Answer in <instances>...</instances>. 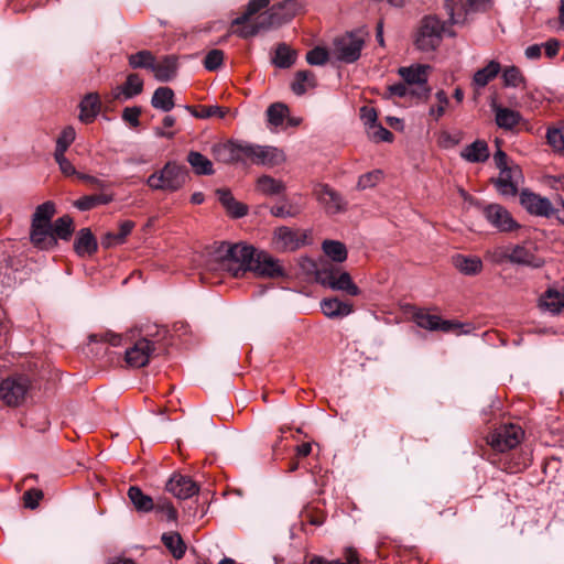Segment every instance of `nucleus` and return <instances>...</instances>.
Listing matches in <instances>:
<instances>
[{
  "label": "nucleus",
  "mask_w": 564,
  "mask_h": 564,
  "mask_svg": "<svg viewBox=\"0 0 564 564\" xmlns=\"http://www.w3.org/2000/svg\"><path fill=\"white\" fill-rule=\"evenodd\" d=\"M269 3L270 0H250L246 11L232 21L231 26H238L232 30V33L242 39H249L262 31L281 26L293 19L297 12V1L285 0L259 13Z\"/></svg>",
  "instance_id": "obj_1"
},
{
  "label": "nucleus",
  "mask_w": 564,
  "mask_h": 564,
  "mask_svg": "<svg viewBox=\"0 0 564 564\" xmlns=\"http://www.w3.org/2000/svg\"><path fill=\"white\" fill-rule=\"evenodd\" d=\"M254 247L250 245L221 242L213 253V269H220L234 278H241L249 272Z\"/></svg>",
  "instance_id": "obj_2"
},
{
  "label": "nucleus",
  "mask_w": 564,
  "mask_h": 564,
  "mask_svg": "<svg viewBox=\"0 0 564 564\" xmlns=\"http://www.w3.org/2000/svg\"><path fill=\"white\" fill-rule=\"evenodd\" d=\"M431 67L423 64H413L402 66L398 69L402 83L390 85L388 91L390 96L412 97L416 99H426L431 88L427 85Z\"/></svg>",
  "instance_id": "obj_3"
},
{
  "label": "nucleus",
  "mask_w": 564,
  "mask_h": 564,
  "mask_svg": "<svg viewBox=\"0 0 564 564\" xmlns=\"http://www.w3.org/2000/svg\"><path fill=\"white\" fill-rule=\"evenodd\" d=\"M187 176L185 166L170 161L148 177L147 185L154 191L176 192L185 185Z\"/></svg>",
  "instance_id": "obj_4"
},
{
  "label": "nucleus",
  "mask_w": 564,
  "mask_h": 564,
  "mask_svg": "<svg viewBox=\"0 0 564 564\" xmlns=\"http://www.w3.org/2000/svg\"><path fill=\"white\" fill-rule=\"evenodd\" d=\"M446 32L445 23L438 18L429 15L422 19L415 37V45L420 51L431 52L440 46L443 34Z\"/></svg>",
  "instance_id": "obj_5"
},
{
  "label": "nucleus",
  "mask_w": 564,
  "mask_h": 564,
  "mask_svg": "<svg viewBox=\"0 0 564 564\" xmlns=\"http://www.w3.org/2000/svg\"><path fill=\"white\" fill-rule=\"evenodd\" d=\"M364 44L365 39L360 32L346 33L335 39L332 55L339 62L354 63L360 57Z\"/></svg>",
  "instance_id": "obj_6"
},
{
  "label": "nucleus",
  "mask_w": 564,
  "mask_h": 564,
  "mask_svg": "<svg viewBox=\"0 0 564 564\" xmlns=\"http://www.w3.org/2000/svg\"><path fill=\"white\" fill-rule=\"evenodd\" d=\"M524 431L516 424H505L487 436V443L497 452H507L517 447L523 440Z\"/></svg>",
  "instance_id": "obj_7"
},
{
  "label": "nucleus",
  "mask_w": 564,
  "mask_h": 564,
  "mask_svg": "<svg viewBox=\"0 0 564 564\" xmlns=\"http://www.w3.org/2000/svg\"><path fill=\"white\" fill-rule=\"evenodd\" d=\"M30 388V380L24 376H13L0 384V399L9 406L21 404Z\"/></svg>",
  "instance_id": "obj_8"
},
{
  "label": "nucleus",
  "mask_w": 564,
  "mask_h": 564,
  "mask_svg": "<svg viewBox=\"0 0 564 564\" xmlns=\"http://www.w3.org/2000/svg\"><path fill=\"white\" fill-rule=\"evenodd\" d=\"M249 272H253L257 276L269 279L285 275L284 268L278 259H274L265 251H258L256 248Z\"/></svg>",
  "instance_id": "obj_9"
},
{
  "label": "nucleus",
  "mask_w": 564,
  "mask_h": 564,
  "mask_svg": "<svg viewBox=\"0 0 564 564\" xmlns=\"http://www.w3.org/2000/svg\"><path fill=\"white\" fill-rule=\"evenodd\" d=\"M247 142H220L212 147V154L217 162L230 164L247 162Z\"/></svg>",
  "instance_id": "obj_10"
},
{
  "label": "nucleus",
  "mask_w": 564,
  "mask_h": 564,
  "mask_svg": "<svg viewBox=\"0 0 564 564\" xmlns=\"http://www.w3.org/2000/svg\"><path fill=\"white\" fill-rule=\"evenodd\" d=\"M154 351L155 346L151 340L140 338L126 349L124 361L131 368H141L149 364Z\"/></svg>",
  "instance_id": "obj_11"
},
{
  "label": "nucleus",
  "mask_w": 564,
  "mask_h": 564,
  "mask_svg": "<svg viewBox=\"0 0 564 564\" xmlns=\"http://www.w3.org/2000/svg\"><path fill=\"white\" fill-rule=\"evenodd\" d=\"M507 259L512 263L535 269L544 264V259L539 254L536 246L532 242L512 247L507 254Z\"/></svg>",
  "instance_id": "obj_12"
},
{
  "label": "nucleus",
  "mask_w": 564,
  "mask_h": 564,
  "mask_svg": "<svg viewBox=\"0 0 564 564\" xmlns=\"http://www.w3.org/2000/svg\"><path fill=\"white\" fill-rule=\"evenodd\" d=\"M247 161L254 164L275 166L285 161L282 150L273 147L247 144Z\"/></svg>",
  "instance_id": "obj_13"
},
{
  "label": "nucleus",
  "mask_w": 564,
  "mask_h": 564,
  "mask_svg": "<svg viewBox=\"0 0 564 564\" xmlns=\"http://www.w3.org/2000/svg\"><path fill=\"white\" fill-rule=\"evenodd\" d=\"M304 243L296 230L281 226L274 229L271 247L276 252L294 251Z\"/></svg>",
  "instance_id": "obj_14"
},
{
  "label": "nucleus",
  "mask_w": 564,
  "mask_h": 564,
  "mask_svg": "<svg viewBox=\"0 0 564 564\" xmlns=\"http://www.w3.org/2000/svg\"><path fill=\"white\" fill-rule=\"evenodd\" d=\"M520 203L531 215L546 218L555 215V207H553L551 200L535 193L523 191L520 194Z\"/></svg>",
  "instance_id": "obj_15"
},
{
  "label": "nucleus",
  "mask_w": 564,
  "mask_h": 564,
  "mask_svg": "<svg viewBox=\"0 0 564 564\" xmlns=\"http://www.w3.org/2000/svg\"><path fill=\"white\" fill-rule=\"evenodd\" d=\"M485 218L499 231H512L519 228L511 214L501 205L491 204L484 208Z\"/></svg>",
  "instance_id": "obj_16"
},
{
  "label": "nucleus",
  "mask_w": 564,
  "mask_h": 564,
  "mask_svg": "<svg viewBox=\"0 0 564 564\" xmlns=\"http://www.w3.org/2000/svg\"><path fill=\"white\" fill-rule=\"evenodd\" d=\"M314 193L327 214H337L345 209V203L341 196L328 185H317Z\"/></svg>",
  "instance_id": "obj_17"
},
{
  "label": "nucleus",
  "mask_w": 564,
  "mask_h": 564,
  "mask_svg": "<svg viewBox=\"0 0 564 564\" xmlns=\"http://www.w3.org/2000/svg\"><path fill=\"white\" fill-rule=\"evenodd\" d=\"M166 489L178 499H188L198 492V486L187 476L174 475Z\"/></svg>",
  "instance_id": "obj_18"
},
{
  "label": "nucleus",
  "mask_w": 564,
  "mask_h": 564,
  "mask_svg": "<svg viewBox=\"0 0 564 564\" xmlns=\"http://www.w3.org/2000/svg\"><path fill=\"white\" fill-rule=\"evenodd\" d=\"M30 238L32 243L43 250H50L56 247L52 224L31 225Z\"/></svg>",
  "instance_id": "obj_19"
},
{
  "label": "nucleus",
  "mask_w": 564,
  "mask_h": 564,
  "mask_svg": "<svg viewBox=\"0 0 564 564\" xmlns=\"http://www.w3.org/2000/svg\"><path fill=\"white\" fill-rule=\"evenodd\" d=\"M302 200L301 195L282 199L271 207V214L280 218L295 217L304 209V203Z\"/></svg>",
  "instance_id": "obj_20"
},
{
  "label": "nucleus",
  "mask_w": 564,
  "mask_h": 564,
  "mask_svg": "<svg viewBox=\"0 0 564 564\" xmlns=\"http://www.w3.org/2000/svg\"><path fill=\"white\" fill-rule=\"evenodd\" d=\"M98 249V243L89 228H83L77 232L74 241V250L79 257L94 254Z\"/></svg>",
  "instance_id": "obj_21"
},
{
  "label": "nucleus",
  "mask_w": 564,
  "mask_h": 564,
  "mask_svg": "<svg viewBox=\"0 0 564 564\" xmlns=\"http://www.w3.org/2000/svg\"><path fill=\"white\" fill-rule=\"evenodd\" d=\"M151 72L159 82H170L177 72V58L173 55L164 56L160 62L153 63Z\"/></svg>",
  "instance_id": "obj_22"
},
{
  "label": "nucleus",
  "mask_w": 564,
  "mask_h": 564,
  "mask_svg": "<svg viewBox=\"0 0 564 564\" xmlns=\"http://www.w3.org/2000/svg\"><path fill=\"white\" fill-rule=\"evenodd\" d=\"M135 227L134 221L124 220L119 225L118 232H107L101 238V246L105 249L113 248L116 246L122 245L126 242L127 237L131 234L133 228Z\"/></svg>",
  "instance_id": "obj_23"
},
{
  "label": "nucleus",
  "mask_w": 564,
  "mask_h": 564,
  "mask_svg": "<svg viewBox=\"0 0 564 564\" xmlns=\"http://www.w3.org/2000/svg\"><path fill=\"white\" fill-rule=\"evenodd\" d=\"M143 90V80L138 74H129L126 83L122 86H118L113 90V98L120 99H130Z\"/></svg>",
  "instance_id": "obj_24"
},
{
  "label": "nucleus",
  "mask_w": 564,
  "mask_h": 564,
  "mask_svg": "<svg viewBox=\"0 0 564 564\" xmlns=\"http://www.w3.org/2000/svg\"><path fill=\"white\" fill-rule=\"evenodd\" d=\"M454 267L465 275H476L482 270V261L477 256L456 254L453 257Z\"/></svg>",
  "instance_id": "obj_25"
},
{
  "label": "nucleus",
  "mask_w": 564,
  "mask_h": 564,
  "mask_svg": "<svg viewBox=\"0 0 564 564\" xmlns=\"http://www.w3.org/2000/svg\"><path fill=\"white\" fill-rule=\"evenodd\" d=\"M216 194L229 215L235 218H240L247 215V206L237 202L229 189L219 188L216 191Z\"/></svg>",
  "instance_id": "obj_26"
},
{
  "label": "nucleus",
  "mask_w": 564,
  "mask_h": 564,
  "mask_svg": "<svg viewBox=\"0 0 564 564\" xmlns=\"http://www.w3.org/2000/svg\"><path fill=\"white\" fill-rule=\"evenodd\" d=\"M323 313L329 318L344 317L352 312V305L337 297L324 299L321 302Z\"/></svg>",
  "instance_id": "obj_27"
},
{
  "label": "nucleus",
  "mask_w": 564,
  "mask_h": 564,
  "mask_svg": "<svg viewBox=\"0 0 564 564\" xmlns=\"http://www.w3.org/2000/svg\"><path fill=\"white\" fill-rule=\"evenodd\" d=\"M161 541L175 560L184 557L187 546L178 532H165L162 534Z\"/></svg>",
  "instance_id": "obj_28"
},
{
  "label": "nucleus",
  "mask_w": 564,
  "mask_h": 564,
  "mask_svg": "<svg viewBox=\"0 0 564 564\" xmlns=\"http://www.w3.org/2000/svg\"><path fill=\"white\" fill-rule=\"evenodd\" d=\"M462 158L471 163L485 162L489 158V149L484 140H476L464 148Z\"/></svg>",
  "instance_id": "obj_29"
},
{
  "label": "nucleus",
  "mask_w": 564,
  "mask_h": 564,
  "mask_svg": "<svg viewBox=\"0 0 564 564\" xmlns=\"http://www.w3.org/2000/svg\"><path fill=\"white\" fill-rule=\"evenodd\" d=\"M80 115L79 119L83 122H91L100 110V98L98 94H87L80 101Z\"/></svg>",
  "instance_id": "obj_30"
},
{
  "label": "nucleus",
  "mask_w": 564,
  "mask_h": 564,
  "mask_svg": "<svg viewBox=\"0 0 564 564\" xmlns=\"http://www.w3.org/2000/svg\"><path fill=\"white\" fill-rule=\"evenodd\" d=\"M285 184L281 180L269 175H262L257 180L256 189L267 196H274L284 193Z\"/></svg>",
  "instance_id": "obj_31"
},
{
  "label": "nucleus",
  "mask_w": 564,
  "mask_h": 564,
  "mask_svg": "<svg viewBox=\"0 0 564 564\" xmlns=\"http://www.w3.org/2000/svg\"><path fill=\"white\" fill-rule=\"evenodd\" d=\"M494 110L496 113V123L499 128L511 130L521 120V115L516 110L501 106H494Z\"/></svg>",
  "instance_id": "obj_32"
},
{
  "label": "nucleus",
  "mask_w": 564,
  "mask_h": 564,
  "mask_svg": "<svg viewBox=\"0 0 564 564\" xmlns=\"http://www.w3.org/2000/svg\"><path fill=\"white\" fill-rule=\"evenodd\" d=\"M151 105L164 112L171 111L175 106L174 91L170 87H159L152 96Z\"/></svg>",
  "instance_id": "obj_33"
},
{
  "label": "nucleus",
  "mask_w": 564,
  "mask_h": 564,
  "mask_svg": "<svg viewBox=\"0 0 564 564\" xmlns=\"http://www.w3.org/2000/svg\"><path fill=\"white\" fill-rule=\"evenodd\" d=\"M444 6L452 24L464 23L469 14L467 0H444Z\"/></svg>",
  "instance_id": "obj_34"
},
{
  "label": "nucleus",
  "mask_w": 564,
  "mask_h": 564,
  "mask_svg": "<svg viewBox=\"0 0 564 564\" xmlns=\"http://www.w3.org/2000/svg\"><path fill=\"white\" fill-rule=\"evenodd\" d=\"M501 66L497 61H490L485 67L478 69L473 77V85L482 88L500 73Z\"/></svg>",
  "instance_id": "obj_35"
},
{
  "label": "nucleus",
  "mask_w": 564,
  "mask_h": 564,
  "mask_svg": "<svg viewBox=\"0 0 564 564\" xmlns=\"http://www.w3.org/2000/svg\"><path fill=\"white\" fill-rule=\"evenodd\" d=\"M188 164L197 175L214 174L212 161L197 151H189L186 158Z\"/></svg>",
  "instance_id": "obj_36"
},
{
  "label": "nucleus",
  "mask_w": 564,
  "mask_h": 564,
  "mask_svg": "<svg viewBox=\"0 0 564 564\" xmlns=\"http://www.w3.org/2000/svg\"><path fill=\"white\" fill-rule=\"evenodd\" d=\"M128 497L139 512H149L156 507L153 499L137 486H131L129 488Z\"/></svg>",
  "instance_id": "obj_37"
},
{
  "label": "nucleus",
  "mask_w": 564,
  "mask_h": 564,
  "mask_svg": "<svg viewBox=\"0 0 564 564\" xmlns=\"http://www.w3.org/2000/svg\"><path fill=\"white\" fill-rule=\"evenodd\" d=\"M540 306L553 314L560 313L564 308V294L554 289H549L540 297Z\"/></svg>",
  "instance_id": "obj_38"
},
{
  "label": "nucleus",
  "mask_w": 564,
  "mask_h": 564,
  "mask_svg": "<svg viewBox=\"0 0 564 564\" xmlns=\"http://www.w3.org/2000/svg\"><path fill=\"white\" fill-rule=\"evenodd\" d=\"M316 86V77L315 74L311 70H299L295 74V78L291 85V88L294 94L301 96L305 94L308 89H312Z\"/></svg>",
  "instance_id": "obj_39"
},
{
  "label": "nucleus",
  "mask_w": 564,
  "mask_h": 564,
  "mask_svg": "<svg viewBox=\"0 0 564 564\" xmlns=\"http://www.w3.org/2000/svg\"><path fill=\"white\" fill-rule=\"evenodd\" d=\"M517 172V170L511 169L501 170L500 175L496 181V186L502 195L513 196L517 194L518 184L513 181V176Z\"/></svg>",
  "instance_id": "obj_40"
},
{
  "label": "nucleus",
  "mask_w": 564,
  "mask_h": 564,
  "mask_svg": "<svg viewBox=\"0 0 564 564\" xmlns=\"http://www.w3.org/2000/svg\"><path fill=\"white\" fill-rule=\"evenodd\" d=\"M113 200L110 194L86 195L75 200L74 206L79 210H90L99 205H107Z\"/></svg>",
  "instance_id": "obj_41"
},
{
  "label": "nucleus",
  "mask_w": 564,
  "mask_h": 564,
  "mask_svg": "<svg viewBox=\"0 0 564 564\" xmlns=\"http://www.w3.org/2000/svg\"><path fill=\"white\" fill-rule=\"evenodd\" d=\"M54 239L69 240L74 232V221L68 215L57 218L52 224Z\"/></svg>",
  "instance_id": "obj_42"
},
{
  "label": "nucleus",
  "mask_w": 564,
  "mask_h": 564,
  "mask_svg": "<svg viewBox=\"0 0 564 564\" xmlns=\"http://www.w3.org/2000/svg\"><path fill=\"white\" fill-rule=\"evenodd\" d=\"M324 253L335 262H344L347 259L346 246L337 240H325L322 245Z\"/></svg>",
  "instance_id": "obj_43"
},
{
  "label": "nucleus",
  "mask_w": 564,
  "mask_h": 564,
  "mask_svg": "<svg viewBox=\"0 0 564 564\" xmlns=\"http://www.w3.org/2000/svg\"><path fill=\"white\" fill-rule=\"evenodd\" d=\"M55 213V204L51 200H47L36 207L32 216L31 225L52 224L51 220L54 217Z\"/></svg>",
  "instance_id": "obj_44"
},
{
  "label": "nucleus",
  "mask_w": 564,
  "mask_h": 564,
  "mask_svg": "<svg viewBox=\"0 0 564 564\" xmlns=\"http://www.w3.org/2000/svg\"><path fill=\"white\" fill-rule=\"evenodd\" d=\"M345 562L340 560L328 561L322 556H313L308 564H360L358 552L354 547H346L344 551Z\"/></svg>",
  "instance_id": "obj_45"
},
{
  "label": "nucleus",
  "mask_w": 564,
  "mask_h": 564,
  "mask_svg": "<svg viewBox=\"0 0 564 564\" xmlns=\"http://www.w3.org/2000/svg\"><path fill=\"white\" fill-rule=\"evenodd\" d=\"M502 83L506 87L518 88L524 84L525 78L519 67L511 65L502 70Z\"/></svg>",
  "instance_id": "obj_46"
},
{
  "label": "nucleus",
  "mask_w": 564,
  "mask_h": 564,
  "mask_svg": "<svg viewBox=\"0 0 564 564\" xmlns=\"http://www.w3.org/2000/svg\"><path fill=\"white\" fill-rule=\"evenodd\" d=\"M332 289L346 292L349 295L356 296L360 293L359 288L352 282L348 272H340L336 281L332 283Z\"/></svg>",
  "instance_id": "obj_47"
},
{
  "label": "nucleus",
  "mask_w": 564,
  "mask_h": 564,
  "mask_svg": "<svg viewBox=\"0 0 564 564\" xmlns=\"http://www.w3.org/2000/svg\"><path fill=\"white\" fill-rule=\"evenodd\" d=\"M288 115L289 108L282 102H274L267 109L268 122L273 127L281 126Z\"/></svg>",
  "instance_id": "obj_48"
},
{
  "label": "nucleus",
  "mask_w": 564,
  "mask_h": 564,
  "mask_svg": "<svg viewBox=\"0 0 564 564\" xmlns=\"http://www.w3.org/2000/svg\"><path fill=\"white\" fill-rule=\"evenodd\" d=\"M155 56L152 54V52L143 50L139 51L135 54H131L128 56L129 65L132 68H148L152 69L153 63H154Z\"/></svg>",
  "instance_id": "obj_49"
},
{
  "label": "nucleus",
  "mask_w": 564,
  "mask_h": 564,
  "mask_svg": "<svg viewBox=\"0 0 564 564\" xmlns=\"http://www.w3.org/2000/svg\"><path fill=\"white\" fill-rule=\"evenodd\" d=\"M295 61V52L286 44H279L275 50L273 63L281 68L290 67Z\"/></svg>",
  "instance_id": "obj_50"
},
{
  "label": "nucleus",
  "mask_w": 564,
  "mask_h": 564,
  "mask_svg": "<svg viewBox=\"0 0 564 564\" xmlns=\"http://www.w3.org/2000/svg\"><path fill=\"white\" fill-rule=\"evenodd\" d=\"M76 132L70 126L65 127L56 140V147L54 153H66L69 145L75 141Z\"/></svg>",
  "instance_id": "obj_51"
},
{
  "label": "nucleus",
  "mask_w": 564,
  "mask_h": 564,
  "mask_svg": "<svg viewBox=\"0 0 564 564\" xmlns=\"http://www.w3.org/2000/svg\"><path fill=\"white\" fill-rule=\"evenodd\" d=\"M416 325L421 328L429 330H437L440 316L430 314L426 311L420 310L413 315Z\"/></svg>",
  "instance_id": "obj_52"
},
{
  "label": "nucleus",
  "mask_w": 564,
  "mask_h": 564,
  "mask_svg": "<svg viewBox=\"0 0 564 564\" xmlns=\"http://www.w3.org/2000/svg\"><path fill=\"white\" fill-rule=\"evenodd\" d=\"M435 99L437 105L430 108L429 115L437 121L445 115L446 108L449 105V99L444 90H438L435 94Z\"/></svg>",
  "instance_id": "obj_53"
},
{
  "label": "nucleus",
  "mask_w": 564,
  "mask_h": 564,
  "mask_svg": "<svg viewBox=\"0 0 564 564\" xmlns=\"http://www.w3.org/2000/svg\"><path fill=\"white\" fill-rule=\"evenodd\" d=\"M549 144L557 152L564 153V126L550 129L546 134Z\"/></svg>",
  "instance_id": "obj_54"
},
{
  "label": "nucleus",
  "mask_w": 564,
  "mask_h": 564,
  "mask_svg": "<svg viewBox=\"0 0 564 564\" xmlns=\"http://www.w3.org/2000/svg\"><path fill=\"white\" fill-rule=\"evenodd\" d=\"M382 178V172L380 170H375L368 173L362 174L357 183V187L359 189H367L376 186Z\"/></svg>",
  "instance_id": "obj_55"
},
{
  "label": "nucleus",
  "mask_w": 564,
  "mask_h": 564,
  "mask_svg": "<svg viewBox=\"0 0 564 564\" xmlns=\"http://www.w3.org/2000/svg\"><path fill=\"white\" fill-rule=\"evenodd\" d=\"M224 62V52L221 50H212L204 58V66L207 70H216Z\"/></svg>",
  "instance_id": "obj_56"
},
{
  "label": "nucleus",
  "mask_w": 564,
  "mask_h": 564,
  "mask_svg": "<svg viewBox=\"0 0 564 564\" xmlns=\"http://www.w3.org/2000/svg\"><path fill=\"white\" fill-rule=\"evenodd\" d=\"M328 52L324 47H314L306 54V61L310 65H324L328 61Z\"/></svg>",
  "instance_id": "obj_57"
},
{
  "label": "nucleus",
  "mask_w": 564,
  "mask_h": 564,
  "mask_svg": "<svg viewBox=\"0 0 564 564\" xmlns=\"http://www.w3.org/2000/svg\"><path fill=\"white\" fill-rule=\"evenodd\" d=\"M90 343L105 341L109 343L111 346H120L123 341V337L120 334H116L112 332H106L102 334H91L89 336Z\"/></svg>",
  "instance_id": "obj_58"
},
{
  "label": "nucleus",
  "mask_w": 564,
  "mask_h": 564,
  "mask_svg": "<svg viewBox=\"0 0 564 564\" xmlns=\"http://www.w3.org/2000/svg\"><path fill=\"white\" fill-rule=\"evenodd\" d=\"M42 499L43 491L40 489L32 488L23 494L24 507L29 509H35Z\"/></svg>",
  "instance_id": "obj_59"
},
{
  "label": "nucleus",
  "mask_w": 564,
  "mask_h": 564,
  "mask_svg": "<svg viewBox=\"0 0 564 564\" xmlns=\"http://www.w3.org/2000/svg\"><path fill=\"white\" fill-rule=\"evenodd\" d=\"M54 159L58 164L61 172L65 176H77L78 172L72 162L65 156V153H62V155H59V153H54Z\"/></svg>",
  "instance_id": "obj_60"
},
{
  "label": "nucleus",
  "mask_w": 564,
  "mask_h": 564,
  "mask_svg": "<svg viewBox=\"0 0 564 564\" xmlns=\"http://www.w3.org/2000/svg\"><path fill=\"white\" fill-rule=\"evenodd\" d=\"M229 112L228 108L219 106H207L202 109V118L218 117L224 118Z\"/></svg>",
  "instance_id": "obj_61"
},
{
  "label": "nucleus",
  "mask_w": 564,
  "mask_h": 564,
  "mask_svg": "<svg viewBox=\"0 0 564 564\" xmlns=\"http://www.w3.org/2000/svg\"><path fill=\"white\" fill-rule=\"evenodd\" d=\"M360 116H361V119H362L365 124H368L371 128L377 124L376 122H377V119H378V115H377V111H376L375 108L368 107V106H364L360 109Z\"/></svg>",
  "instance_id": "obj_62"
},
{
  "label": "nucleus",
  "mask_w": 564,
  "mask_h": 564,
  "mask_svg": "<svg viewBox=\"0 0 564 564\" xmlns=\"http://www.w3.org/2000/svg\"><path fill=\"white\" fill-rule=\"evenodd\" d=\"M141 110L138 107L126 108L122 112V118L124 121L129 122L132 127L139 126V117Z\"/></svg>",
  "instance_id": "obj_63"
},
{
  "label": "nucleus",
  "mask_w": 564,
  "mask_h": 564,
  "mask_svg": "<svg viewBox=\"0 0 564 564\" xmlns=\"http://www.w3.org/2000/svg\"><path fill=\"white\" fill-rule=\"evenodd\" d=\"M155 509L164 513L167 521H175L177 519V511L171 502L156 503Z\"/></svg>",
  "instance_id": "obj_64"
}]
</instances>
